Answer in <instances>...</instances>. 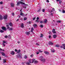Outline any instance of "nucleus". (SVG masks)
Returning <instances> with one entry per match:
<instances>
[{
    "mask_svg": "<svg viewBox=\"0 0 65 65\" xmlns=\"http://www.w3.org/2000/svg\"><path fill=\"white\" fill-rule=\"evenodd\" d=\"M19 26H20V27H21V28H24V23H23L20 24Z\"/></svg>",
    "mask_w": 65,
    "mask_h": 65,
    "instance_id": "5",
    "label": "nucleus"
},
{
    "mask_svg": "<svg viewBox=\"0 0 65 65\" xmlns=\"http://www.w3.org/2000/svg\"><path fill=\"white\" fill-rule=\"evenodd\" d=\"M36 19V17H35L33 19V20H35Z\"/></svg>",
    "mask_w": 65,
    "mask_h": 65,
    "instance_id": "53",
    "label": "nucleus"
},
{
    "mask_svg": "<svg viewBox=\"0 0 65 65\" xmlns=\"http://www.w3.org/2000/svg\"><path fill=\"white\" fill-rule=\"evenodd\" d=\"M24 59H26L28 57H27V56L26 55H25L24 56Z\"/></svg>",
    "mask_w": 65,
    "mask_h": 65,
    "instance_id": "26",
    "label": "nucleus"
},
{
    "mask_svg": "<svg viewBox=\"0 0 65 65\" xmlns=\"http://www.w3.org/2000/svg\"><path fill=\"white\" fill-rule=\"evenodd\" d=\"M0 32L1 33H3L4 32V31L3 30H1L0 31Z\"/></svg>",
    "mask_w": 65,
    "mask_h": 65,
    "instance_id": "35",
    "label": "nucleus"
},
{
    "mask_svg": "<svg viewBox=\"0 0 65 65\" xmlns=\"http://www.w3.org/2000/svg\"><path fill=\"white\" fill-rule=\"evenodd\" d=\"M36 54H37V55H38V54H39V52H37L36 53Z\"/></svg>",
    "mask_w": 65,
    "mask_h": 65,
    "instance_id": "47",
    "label": "nucleus"
},
{
    "mask_svg": "<svg viewBox=\"0 0 65 65\" xmlns=\"http://www.w3.org/2000/svg\"><path fill=\"white\" fill-rule=\"evenodd\" d=\"M3 62L4 63H6V59H4L3 60Z\"/></svg>",
    "mask_w": 65,
    "mask_h": 65,
    "instance_id": "25",
    "label": "nucleus"
},
{
    "mask_svg": "<svg viewBox=\"0 0 65 65\" xmlns=\"http://www.w3.org/2000/svg\"><path fill=\"white\" fill-rule=\"evenodd\" d=\"M54 13H51V15H52V16H53V15L54 14Z\"/></svg>",
    "mask_w": 65,
    "mask_h": 65,
    "instance_id": "40",
    "label": "nucleus"
},
{
    "mask_svg": "<svg viewBox=\"0 0 65 65\" xmlns=\"http://www.w3.org/2000/svg\"><path fill=\"white\" fill-rule=\"evenodd\" d=\"M7 29H8L9 31H12L13 30V28L12 27H10L9 25H6Z\"/></svg>",
    "mask_w": 65,
    "mask_h": 65,
    "instance_id": "1",
    "label": "nucleus"
},
{
    "mask_svg": "<svg viewBox=\"0 0 65 65\" xmlns=\"http://www.w3.org/2000/svg\"><path fill=\"white\" fill-rule=\"evenodd\" d=\"M5 37L6 38H8V36H5Z\"/></svg>",
    "mask_w": 65,
    "mask_h": 65,
    "instance_id": "46",
    "label": "nucleus"
},
{
    "mask_svg": "<svg viewBox=\"0 0 65 65\" xmlns=\"http://www.w3.org/2000/svg\"><path fill=\"white\" fill-rule=\"evenodd\" d=\"M57 2H58V1L59 2V3L60 4L62 2V1L60 0H56Z\"/></svg>",
    "mask_w": 65,
    "mask_h": 65,
    "instance_id": "24",
    "label": "nucleus"
},
{
    "mask_svg": "<svg viewBox=\"0 0 65 65\" xmlns=\"http://www.w3.org/2000/svg\"><path fill=\"white\" fill-rule=\"evenodd\" d=\"M6 44H7V43L6 42H5V41H3V46H5Z\"/></svg>",
    "mask_w": 65,
    "mask_h": 65,
    "instance_id": "6",
    "label": "nucleus"
},
{
    "mask_svg": "<svg viewBox=\"0 0 65 65\" xmlns=\"http://www.w3.org/2000/svg\"><path fill=\"white\" fill-rule=\"evenodd\" d=\"M2 29L3 30H4V31H6V27H2Z\"/></svg>",
    "mask_w": 65,
    "mask_h": 65,
    "instance_id": "11",
    "label": "nucleus"
},
{
    "mask_svg": "<svg viewBox=\"0 0 65 65\" xmlns=\"http://www.w3.org/2000/svg\"><path fill=\"white\" fill-rule=\"evenodd\" d=\"M47 22V20L46 19H45L44 20V23H46Z\"/></svg>",
    "mask_w": 65,
    "mask_h": 65,
    "instance_id": "17",
    "label": "nucleus"
},
{
    "mask_svg": "<svg viewBox=\"0 0 65 65\" xmlns=\"http://www.w3.org/2000/svg\"><path fill=\"white\" fill-rule=\"evenodd\" d=\"M38 63V61L36 60L34 62V63H35V64H37V63Z\"/></svg>",
    "mask_w": 65,
    "mask_h": 65,
    "instance_id": "34",
    "label": "nucleus"
},
{
    "mask_svg": "<svg viewBox=\"0 0 65 65\" xmlns=\"http://www.w3.org/2000/svg\"><path fill=\"white\" fill-rule=\"evenodd\" d=\"M57 37V35H53V38H56Z\"/></svg>",
    "mask_w": 65,
    "mask_h": 65,
    "instance_id": "20",
    "label": "nucleus"
},
{
    "mask_svg": "<svg viewBox=\"0 0 65 65\" xmlns=\"http://www.w3.org/2000/svg\"><path fill=\"white\" fill-rule=\"evenodd\" d=\"M33 30H34V28H31V32H32V33H33Z\"/></svg>",
    "mask_w": 65,
    "mask_h": 65,
    "instance_id": "21",
    "label": "nucleus"
},
{
    "mask_svg": "<svg viewBox=\"0 0 65 65\" xmlns=\"http://www.w3.org/2000/svg\"><path fill=\"white\" fill-rule=\"evenodd\" d=\"M44 53L46 55H49V53L47 51H45Z\"/></svg>",
    "mask_w": 65,
    "mask_h": 65,
    "instance_id": "19",
    "label": "nucleus"
},
{
    "mask_svg": "<svg viewBox=\"0 0 65 65\" xmlns=\"http://www.w3.org/2000/svg\"><path fill=\"white\" fill-rule=\"evenodd\" d=\"M33 56H34V55L33 54H31V55H30V57H31V58H32V57H33Z\"/></svg>",
    "mask_w": 65,
    "mask_h": 65,
    "instance_id": "42",
    "label": "nucleus"
},
{
    "mask_svg": "<svg viewBox=\"0 0 65 65\" xmlns=\"http://www.w3.org/2000/svg\"><path fill=\"white\" fill-rule=\"evenodd\" d=\"M39 59L41 61H43V62H44L45 61V59L43 58V57L42 56H40L39 58Z\"/></svg>",
    "mask_w": 65,
    "mask_h": 65,
    "instance_id": "2",
    "label": "nucleus"
},
{
    "mask_svg": "<svg viewBox=\"0 0 65 65\" xmlns=\"http://www.w3.org/2000/svg\"><path fill=\"white\" fill-rule=\"evenodd\" d=\"M0 54H2V56H5V54H4V53L3 52H1Z\"/></svg>",
    "mask_w": 65,
    "mask_h": 65,
    "instance_id": "22",
    "label": "nucleus"
},
{
    "mask_svg": "<svg viewBox=\"0 0 65 65\" xmlns=\"http://www.w3.org/2000/svg\"><path fill=\"white\" fill-rule=\"evenodd\" d=\"M22 65H24V62H22Z\"/></svg>",
    "mask_w": 65,
    "mask_h": 65,
    "instance_id": "64",
    "label": "nucleus"
},
{
    "mask_svg": "<svg viewBox=\"0 0 65 65\" xmlns=\"http://www.w3.org/2000/svg\"><path fill=\"white\" fill-rule=\"evenodd\" d=\"M3 17L2 16V15H0V20H3Z\"/></svg>",
    "mask_w": 65,
    "mask_h": 65,
    "instance_id": "27",
    "label": "nucleus"
},
{
    "mask_svg": "<svg viewBox=\"0 0 65 65\" xmlns=\"http://www.w3.org/2000/svg\"><path fill=\"white\" fill-rule=\"evenodd\" d=\"M17 43H20V41H18Z\"/></svg>",
    "mask_w": 65,
    "mask_h": 65,
    "instance_id": "61",
    "label": "nucleus"
},
{
    "mask_svg": "<svg viewBox=\"0 0 65 65\" xmlns=\"http://www.w3.org/2000/svg\"><path fill=\"white\" fill-rule=\"evenodd\" d=\"M20 52H21V50H19L17 51V53H18L19 54V53H20Z\"/></svg>",
    "mask_w": 65,
    "mask_h": 65,
    "instance_id": "32",
    "label": "nucleus"
},
{
    "mask_svg": "<svg viewBox=\"0 0 65 65\" xmlns=\"http://www.w3.org/2000/svg\"><path fill=\"white\" fill-rule=\"evenodd\" d=\"M5 50H3L2 48H0V52L1 51H3V52H4Z\"/></svg>",
    "mask_w": 65,
    "mask_h": 65,
    "instance_id": "30",
    "label": "nucleus"
},
{
    "mask_svg": "<svg viewBox=\"0 0 65 65\" xmlns=\"http://www.w3.org/2000/svg\"><path fill=\"white\" fill-rule=\"evenodd\" d=\"M38 51H39V53H42V52H43L42 51H41V50H38Z\"/></svg>",
    "mask_w": 65,
    "mask_h": 65,
    "instance_id": "33",
    "label": "nucleus"
},
{
    "mask_svg": "<svg viewBox=\"0 0 65 65\" xmlns=\"http://www.w3.org/2000/svg\"><path fill=\"white\" fill-rule=\"evenodd\" d=\"M62 12L63 13H65V11L63 10Z\"/></svg>",
    "mask_w": 65,
    "mask_h": 65,
    "instance_id": "45",
    "label": "nucleus"
},
{
    "mask_svg": "<svg viewBox=\"0 0 65 65\" xmlns=\"http://www.w3.org/2000/svg\"><path fill=\"white\" fill-rule=\"evenodd\" d=\"M40 9H39V10L38 11V12H40Z\"/></svg>",
    "mask_w": 65,
    "mask_h": 65,
    "instance_id": "54",
    "label": "nucleus"
},
{
    "mask_svg": "<svg viewBox=\"0 0 65 65\" xmlns=\"http://www.w3.org/2000/svg\"><path fill=\"white\" fill-rule=\"evenodd\" d=\"M46 2H48V3H49V1H48V0H47Z\"/></svg>",
    "mask_w": 65,
    "mask_h": 65,
    "instance_id": "59",
    "label": "nucleus"
},
{
    "mask_svg": "<svg viewBox=\"0 0 65 65\" xmlns=\"http://www.w3.org/2000/svg\"><path fill=\"white\" fill-rule=\"evenodd\" d=\"M62 46H60L61 48H63L64 50H65V44H62Z\"/></svg>",
    "mask_w": 65,
    "mask_h": 65,
    "instance_id": "7",
    "label": "nucleus"
},
{
    "mask_svg": "<svg viewBox=\"0 0 65 65\" xmlns=\"http://www.w3.org/2000/svg\"><path fill=\"white\" fill-rule=\"evenodd\" d=\"M3 3L2 2H0V4H3Z\"/></svg>",
    "mask_w": 65,
    "mask_h": 65,
    "instance_id": "41",
    "label": "nucleus"
},
{
    "mask_svg": "<svg viewBox=\"0 0 65 65\" xmlns=\"http://www.w3.org/2000/svg\"><path fill=\"white\" fill-rule=\"evenodd\" d=\"M8 38L9 39H10V38H11V36L10 35H9L8 36Z\"/></svg>",
    "mask_w": 65,
    "mask_h": 65,
    "instance_id": "28",
    "label": "nucleus"
},
{
    "mask_svg": "<svg viewBox=\"0 0 65 65\" xmlns=\"http://www.w3.org/2000/svg\"><path fill=\"white\" fill-rule=\"evenodd\" d=\"M23 8H25V9H26V6H24L23 7Z\"/></svg>",
    "mask_w": 65,
    "mask_h": 65,
    "instance_id": "57",
    "label": "nucleus"
},
{
    "mask_svg": "<svg viewBox=\"0 0 65 65\" xmlns=\"http://www.w3.org/2000/svg\"><path fill=\"white\" fill-rule=\"evenodd\" d=\"M45 11V9H43L42 10V12H44V11Z\"/></svg>",
    "mask_w": 65,
    "mask_h": 65,
    "instance_id": "43",
    "label": "nucleus"
},
{
    "mask_svg": "<svg viewBox=\"0 0 65 65\" xmlns=\"http://www.w3.org/2000/svg\"><path fill=\"white\" fill-rule=\"evenodd\" d=\"M20 15H22V16H23V17H24V14L23 13H21Z\"/></svg>",
    "mask_w": 65,
    "mask_h": 65,
    "instance_id": "29",
    "label": "nucleus"
},
{
    "mask_svg": "<svg viewBox=\"0 0 65 65\" xmlns=\"http://www.w3.org/2000/svg\"><path fill=\"white\" fill-rule=\"evenodd\" d=\"M36 45H38V46L39 45V44H38V43H36Z\"/></svg>",
    "mask_w": 65,
    "mask_h": 65,
    "instance_id": "50",
    "label": "nucleus"
},
{
    "mask_svg": "<svg viewBox=\"0 0 65 65\" xmlns=\"http://www.w3.org/2000/svg\"><path fill=\"white\" fill-rule=\"evenodd\" d=\"M9 25H10V27H12L13 26V25L11 22H10L9 24Z\"/></svg>",
    "mask_w": 65,
    "mask_h": 65,
    "instance_id": "18",
    "label": "nucleus"
},
{
    "mask_svg": "<svg viewBox=\"0 0 65 65\" xmlns=\"http://www.w3.org/2000/svg\"><path fill=\"white\" fill-rule=\"evenodd\" d=\"M30 62H28L26 63V64H27V65H29V64H30Z\"/></svg>",
    "mask_w": 65,
    "mask_h": 65,
    "instance_id": "38",
    "label": "nucleus"
},
{
    "mask_svg": "<svg viewBox=\"0 0 65 65\" xmlns=\"http://www.w3.org/2000/svg\"><path fill=\"white\" fill-rule=\"evenodd\" d=\"M40 23L41 24H42V23H43V21H41L40 22Z\"/></svg>",
    "mask_w": 65,
    "mask_h": 65,
    "instance_id": "51",
    "label": "nucleus"
},
{
    "mask_svg": "<svg viewBox=\"0 0 65 65\" xmlns=\"http://www.w3.org/2000/svg\"><path fill=\"white\" fill-rule=\"evenodd\" d=\"M15 52H17L18 51V50H17L16 49L15 50Z\"/></svg>",
    "mask_w": 65,
    "mask_h": 65,
    "instance_id": "58",
    "label": "nucleus"
},
{
    "mask_svg": "<svg viewBox=\"0 0 65 65\" xmlns=\"http://www.w3.org/2000/svg\"><path fill=\"white\" fill-rule=\"evenodd\" d=\"M29 24H31V22L29 21Z\"/></svg>",
    "mask_w": 65,
    "mask_h": 65,
    "instance_id": "60",
    "label": "nucleus"
},
{
    "mask_svg": "<svg viewBox=\"0 0 65 65\" xmlns=\"http://www.w3.org/2000/svg\"><path fill=\"white\" fill-rule=\"evenodd\" d=\"M11 6L12 7H14V4L13 3H11Z\"/></svg>",
    "mask_w": 65,
    "mask_h": 65,
    "instance_id": "23",
    "label": "nucleus"
},
{
    "mask_svg": "<svg viewBox=\"0 0 65 65\" xmlns=\"http://www.w3.org/2000/svg\"><path fill=\"white\" fill-rule=\"evenodd\" d=\"M52 9L53 10H55V9L54 8H53Z\"/></svg>",
    "mask_w": 65,
    "mask_h": 65,
    "instance_id": "63",
    "label": "nucleus"
},
{
    "mask_svg": "<svg viewBox=\"0 0 65 65\" xmlns=\"http://www.w3.org/2000/svg\"><path fill=\"white\" fill-rule=\"evenodd\" d=\"M14 13H12V15L14 16Z\"/></svg>",
    "mask_w": 65,
    "mask_h": 65,
    "instance_id": "56",
    "label": "nucleus"
},
{
    "mask_svg": "<svg viewBox=\"0 0 65 65\" xmlns=\"http://www.w3.org/2000/svg\"><path fill=\"white\" fill-rule=\"evenodd\" d=\"M49 45H53V43L51 42V41H50L49 42Z\"/></svg>",
    "mask_w": 65,
    "mask_h": 65,
    "instance_id": "16",
    "label": "nucleus"
},
{
    "mask_svg": "<svg viewBox=\"0 0 65 65\" xmlns=\"http://www.w3.org/2000/svg\"><path fill=\"white\" fill-rule=\"evenodd\" d=\"M7 15H5L4 16V19L5 20L7 19Z\"/></svg>",
    "mask_w": 65,
    "mask_h": 65,
    "instance_id": "12",
    "label": "nucleus"
},
{
    "mask_svg": "<svg viewBox=\"0 0 65 65\" xmlns=\"http://www.w3.org/2000/svg\"><path fill=\"white\" fill-rule=\"evenodd\" d=\"M43 35L41 34V36H40V37H43Z\"/></svg>",
    "mask_w": 65,
    "mask_h": 65,
    "instance_id": "37",
    "label": "nucleus"
},
{
    "mask_svg": "<svg viewBox=\"0 0 65 65\" xmlns=\"http://www.w3.org/2000/svg\"><path fill=\"white\" fill-rule=\"evenodd\" d=\"M19 21V19H18L16 20L17 21Z\"/></svg>",
    "mask_w": 65,
    "mask_h": 65,
    "instance_id": "62",
    "label": "nucleus"
},
{
    "mask_svg": "<svg viewBox=\"0 0 65 65\" xmlns=\"http://www.w3.org/2000/svg\"><path fill=\"white\" fill-rule=\"evenodd\" d=\"M40 26L41 28H43V26L42 24Z\"/></svg>",
    "mask_w": 65,
    "mask_h": 65,
    "instance_id": "39",
    "label": "nucleus"
},
{
    "mask_svg": "<svg viewBox=\"0 0 65 65\" xmlns=\"http://www.w3.org/2000/svg\"><path fill=\"white\" fill-rule=\"evenodd\" d=\"M56 47H59V46H60V45H59L57 44V45H56Z\"/></svg>",
    "mask_w": 65,
    "mask_h": 65,
    "instance_id": "36",
    "label": "nucleus"
},
{
    "mask_svg": "<svg viewBox=\"0 0 65 65\" xmlns=\"http://www.w3.org/2000/svg\"><path fill=\"white\" fill-rule=\"evenodd\" d=\"M57 23H61L62 22V21H57Z\"/></svg>",
    "mask_w": 65,
    "mask_h": 65,
    "instance_id": "31",
    "label": "nucleus"
},
{
    "mask_svg": "<svg viewBox=\"0 0 65 65\" xmlns=\"http://www.w3.org/2000/svg\"><path fill=\"white\" fill-rule=\"evenodd\" d=\"M30 33V31H29L28 32H25V34L26 35H29Z\"/></svg>",
    "mask_w": 65,
    "mask_h": 65,
    "instance_id": "10",
    "label": "nucleus"
},
{
    "mask_svg": "<svg viewBox=\"0 0 65 65\" xmlns=\"http://www.w3.org/2000/svg\"><path fill=\"white\" fill-rule=\"evenodd\" d=\"M53 12V11L52 10H51V11H50V13H51V12Z\"/></svg>",
    "mask_w": 65,
    "mask_h": 65,
    "instance_id": "55",
    "label": "nucleus"
},
{
    "mask_svg": "<svg viewBox=\"0 0 65 65\" xmlns=\"http://www.w3.org/2000/svg\"><path fill=\"white\" fill-rule=\"evenodd\" d=\"M33 26L34 27V28H35L37 27V25L36 24H34L33 25Z\"/></svg>",
    "mask_w": 65,
    "mask_h": 65,
    "instance_id": "13",
    "label": "nucleus"
},
{
    "mask_svg": "<svg viewBox=\"0 0 65 65\" xmlns=\"http://www.w3.org/2000/svg\"><path fill=\"white\" fill-rule=\"evenodd\" d=\"M36 22H38V23L39 22V21H38V20H37H37H36Z\"/></svg>",
    "mask_w": 65,
    "mask_h": 65,
    "instance_id": "44",
    "label": "nucleus"
},
{
    "mask_svg": "<svg viewBox=\"0 0 65 65\" xmlns=\"http://www.w3.org/2000/svg\"><path fill=\"white\" fill-rule=\"evenodd\" d=\"M27 18H24V21H25V20H27Z\"/></svg>",
    "mask_w": 65,
    "mask_h": 65,
    "instance_id": "48",
    "label": "nucleus"
},
{
    "mask_svg": "<svg viewBox=\"0 0 65 65\" xmlns=\"http://www.w3.org/2000/svg\"><path fill=\"white\" fill-rule=\"evenodd\" d=\"M51 52L52 53H55V50L54 49L52 48V50H51Z\"/></svg>",
    "mask_w": 65,
    "mask_h": 65,
    "instance_id": "14",
    "label": "nucleus"
},
{
    "mask_svg": "<svg viewBox=\"0 0 65 65\" xmlns=\"http://www.w3.org/2000/svg\"><path fill=\"white\" fill-rule=\"evenodd\" d=\"M15 53L13 51H12L10 52V54L12 55H14Z\"/></svg>",
    "mask_w": 65,
    "mask_h": 65,
    "instance_id": "8",
    "label": "nucleus"
},
{
    "mask_svg": "<svg viewBox=\"0 0 65 65\" xmlns=\"http://www.w3.org/2000/svg\"><path fill=\"white\" fill-rule=\"evenodd\" d=\"M52 32L54 34H56V32L55 31V29H53Z\"/></svg>",
    "mask_w": 65,
    "mask_h": 65,
    "instance_id": "15",
    "label": "nucleus"
},
{
    "mask_svg": "<svg viewBox=\"0 0 65 65\" xmlns=\"http://www.w3.org/2000/svg\"><path fill=\"white\" fill-rule=\"evenodd\" d=\"M17 4H23V5H25L26 6H28L27 4H25L24 3H23L21 1H20L18 2L17 3Z\"/></svg>",
    "mask_w": 65,
    "mask_h": 65,
    "instance_id": "3",
    "label": "nucleus"
},
{
    "mask_svg": "<svg viewBox=\"0 0 65 65\" xmlns=\"http://www.w3.org/2000/svg\"><path fill=\"white\" fill-rule=\"evenodd\" d=\"M35 61V59H33L32 60H29V61L30 63H34V62Z\"/></svg>",
    "mask_w": 65,
    "mask_h": 65,
    "instance_id": "4",
    "label": "nucleus"
},
{
    "mask_svg": "<svg viewBox=\"0 0 65 65\" xmlns=\"http://www.w3.org/2000/svg\"><path fill=\"white\" fill-rule=\"evenodd\" d=\"M49 38H50V39L51 38V36L50 35V36H49Z\"/></svg>",
    "mask_w": 65,
    "mask_h": 65,
    "instance_id": "52",
    "label": "nucleus"
},
{
    "mask_svg": "<svg viewBox=\"0 0 65 65\" xmlns=\"http://www.w3.org/2000/svg\"><path fill=\"white\" fill-rule=\"evenodd\" d=\"M39 19V18L38 17L36 19L37 20H38Z\"/></svg>",
    "mask_w": 65,
    "mask_h": 65,
    "instance_id": "49",
    "label": "nucleus"
},
{
    "mask_svg": "<svg viewBox=\"0 0 65 65\" xmlns=\"http://www.w3.org/2000/svg\"><path fill=\"white\" fill-rule=\"evenodd\" d=\"M22 56V54H20L19 55H17V58H20Z\"/></svg>",
    "mask_w": 65,
    "mask_h": 65,
    "instance_id": "9",
    "label": "nucleus"
}]
</instances>
